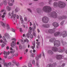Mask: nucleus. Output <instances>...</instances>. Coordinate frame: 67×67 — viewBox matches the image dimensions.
Masks as SVG:
<instances>
[{"label": "nucleus", "instance_id": "4", "mask_svg": "<svg viewBox=\"0 0 67 67\" xmlns=\"http://www.w3.org/2000/svg\"><path fill=\"white\" fill-rule=\"evenodd\" d=\"M49 17L53 18L54 19H56L57 18V13L55 12H53L51 13L50 14L48 15Z\"/></svg>", "mask_w": 67, "mask_h": 67}, {"label": "nucleus", "instance_id": "5", "mask_svg": "<svg viewBox=\"0 0 67 67\" xmlns=\"http://www.w3.org/2000/svg\"><path fill=\"white\" fill-rule=\"evenodd\" d=\"M49 20L48 18L47 17L44 16L42 18V21L44 23H48Z\"/></svg>", "mask_w": 67, "mask_h": 67}, {"label": "nucleus", "instance_id": "56", "mask_svg": "<svg viewBox=\"0 0 67 67\" xmlns=\"http://www.w3.org/2000/svg\"><path fill=\"white\" fill-rule=\"evenodd\" d=\"M4 11V9H2V10L1 11V13H2V12H3V11Z\"/></svg>", "mask_w": 67, "mask_h": 67}, {"label": "nucleus", "instance_id": "38", "mask_svg": "<svg viewBox=\"0 0 67 67\" xmlns=\"http://www.w3.org/2000/svg\"><path fill=\"white\" fill-rule=\"evenodd\" d=\"M20 20H21V21L22 22H23V19H22V16L20 15Z\"/></svg>", "mask_w": 67, "mask_h": 67}, {"label": "nucleus", "instance_id": "21", "mask_svg": "<svg viewBox=\"0 0 67 67\" xmlns=\"http://www.w3.org/2000/svg\"><path fill=\"white\" fill-rule=\"evenodd\" d=\"M48 53L50 54V55H53L54 53L53 52V51L51 50H49L48 52Z\"/></svg>", "mask_w": 67, "mask_h": 67}, {"label": "nucleus", "instance_id": "48", "mask_svg": "<svg viewBox=\"0 0 67 67\" xmlns=\"http://www.w3.org/2000/svg\"><path fill=\"white\" fill-rule=\"evenodd\" d=\"M30 37L31 38H33V35H31L30 36Z\"/></svg>", "mask_w": 67, "mask_h": 67}, {"label": "nucleus", "instance_id": "41", "mask_svg": "<svg viewBox=\"0 0 67 67\" xmlns=\"http://www.w3.org/2000/svg\"><path fill=\"white\" fill-rule=\"evenodd\" d=\"M24 41L25 42H26L27 43H28V42H29V40H27V39H26L25 40H24Z\"/></svg>", "mask_w": 67, "mask_h": 67}, {"label": "nucleus", "instance_id": "52", "mask_svg": "<svg viewBox=\"0 0 67 67\" xmlns=\"http://www.w3.org/2000/svg\"><path fill=\"white\" fill-rule=\"evenodd\" d=\"M36 64L37 66H38V67H39V65H38V62H36Z\"/></svg>", "mask_w": 67, "mask_h": 67}, {"label": "nucleus", "instance_id": "54", "mask_svg": "<svg viewBox=\"0 0 67 67\" xmlns=\"http://www.w3.org/2000/svg\"><path fill=\"white\" fill-rule=\"evenodd\" d=\"M36 43L37 45H38V46L40 45V42H37Z\"/></svg>", "mask_w": 67, "mask_h": 67}, {"label": "nucleus", "instance_id": "47", "mask_svg": "<svg viewBox=\"0 0 67 67\" xmlns=\"http://www.w3.org/2000/svg\"><path fill=\"white\" fill-rule=\"evenodd\" d=\"M28 10L29 11H30V12H31V13H32V10H31V9H28Z\"/></svg>", "mask_w": 67, "mask_h": 67}, {"label": "nucleus", "instance_id": "2", "mask_svg": "<svg viewBox=\"0 0 67 67\" xmlns=\"http://www.w3.org/2000/svg\"><path fill=\"white\" fill-rule=\"evenodd\" d=\"M55 38H53L50 39L49 41L50 42H53L55 41L54 43V46H55V47H59L60 46V41L59 40L55 41Z\"/></svg>", "mask_w": 67, "mask_h": 67}, {"label": "nucleus", "instance_id": "7", "mask_svg": "<svg viewBox=\"0 0 67 67\" xmlns=\"http://www.w3.org/2000/svg\"><path fill=\"white\" fill-rule=\"evenodd\" d=\"M56 66V63H54L53 64H49L47 66V67H55Z\"/></svg>", "mask_w": 67, "mask_h": 67}, {"label": "nucleus", "instance_id": "30", "mask_svg": "<svg viewBox=\"0 0 67 67\" xmlns=\"http://www.w3.org/2000/svg\"><path fill=\"white\" fill-rule=\"evenodd\" d=\"M7 30H10V26L8 24H7Z\"/></svg>", "mask_w": 67, "mask_h": 67}, {"label": "nucleus", "instance_id": "58", "mask_svg": "<svg viewBox=\"0 0 67 67\" xmlns=\"http://www.w3.org/2000/svg\"><path fill=\"white\" fill-rule=\"evenodd\" d=\"M12 14V13H11L10 12H9L8 13V14L9 15V16H11V14Z\"/></svg>", "mask_w": 67, "mask_h": 67}, {"label": "nucleus", "instance_id": "17", "mask_svg": "<svg viewBox=\"0 0 67 67\" xmlns=\"http://www.w3.org/2000/svg\"><path fill=\"white\" fill-rule=\"evenodd\" d=\"M65 51V49H62L60 48V49H59L58 52H60V53H63Z\"/></svg>", "mask_w": 67, "mask_h": 67}, {"label": "nucleus", "instance_id": "59", "mask_svg": "<svg viewBox=\"0 0 67 67\" xmlns=\"http://www.w3.org/2000/svg\"><path fill=\"white\" fill-rule=\"evenodd\" d=\"M9 49V46H8L7 47L6 49H7V50H8V49Z\"/></svg>", "mask_w": 67, "mask_h": 67}, {"label": "nucleus", "instance_id": "11", "mask_svg": "<svg viewBox=\"0 0 67 67\" xmlns=\"http://www.w3.org/2000/svg\"><path fill=\"white\" fill-rule=\"evenodd\" d=\"M37 12L39 14H40L41 13L42 10H41V8H39L37 9Z\"/></svg>", "mask_w": 67, "mask_h": 67}, {"label": "nucleus", "instance_id": "61", "mask_svg": "<svg viewBox=\"0 0 67 67\" xmlns=\"http://www.w3.org/2000/svg\"><path fill=\"white\" fill-rule=\"evenodd\" d=\"M2 18H4V17H5V16L4 15H2Z\"/></svg>", "mask_w": 67, "mask_h": 67}, {"label": "nucleus", "instance_id": "31", "mask_svg": "<svg viewBox=\"0 0 67 67\" xmlns=\"http://www.w3.org/2000/svg\"><path fill=\"white\" fill-rule=\"evenodd\" d=\"M3 39L5 42H7V40H6V39H5V36H3Z\"/></svg>", "mask_w": 67, "mask_h": 67}, {"label": "nucleus", "instance_id": "40", "mask_svg": "<svg viewBox=\"0 0 67 67\" xmlns=\"http://www.w3.org/2000/svg\"><path fill=\"white\" fill-rule=\"evenodd\" d=\"M33 34L34 36H35L36 37V33H35V32H34L33 33Z\"/></svg>", "mask_w": 67, "mask_h": 67}, {"label": "nucleus", "instance_id": "49", "mask_svg": "<svg viewBox=\"0 0 67 67\" xmlns=\"http://www.w3.org/2000/svg\"><path fill=\"white\" fill-rule=\"evenodd\" d=\"M32 64L34 65L35 64V61L34 60H33L32 61Z\"/></svg>", "mask_w": 67, "mask_h": 67}, {"label": "nucleus", "instance_id": "20", "mask_svg": "<svg viewBox=\"0 0 67 67\" xmlns=\"http://www.w3.org/2000/svg\"><path fill=\"white\" fill-rule=\"evenodd\" d=\"M4 66L5 67H9V63H5L4 64Z\"/></svg>", "mask_w": 67, "mask_h": 67}, {"label": "nucleus", "instance_id": "8", "mask_svg": "<svg viewBox=\"0 0 67 67\" xmlns=\"http://www.w3.org/2000/svg\"><path fill=\"white\" fill-rule=\"evenodd\" d=\"M62 35L63 37H65L67 36V32L66 31H64L62 34Z\"/></svg>", "mask_w": 67, "mask_h": 67}, {"label": "nucleus", "instance_id": "36", "mask_svg": "<svg viewBox=\"0 0 67 67\" xmlns=\"http://www.w3.org/2000/svg\"><path fill=\"white\" fill-rule=\"evenodd\" d=\"M64 22H65V21H64V20L62 21L61 23V25H63V24H64Z\"/></svg>", "mask_w": 67, "mask_h": 67}, {"label": "nucleus", "instance_id": "53", "mask_svg": "<svg viewBox=\"0 0 67 67\" xmlns=\"http://www.w3.org/2000/svg\"><path fill=\"white\" fill-rule=\"evenodd\" d=\"M26 36H27V37H30V34H27L26 35Z\"/></svg>", "mask_w": 67, "mask_h": 67}, {"label": "nucleus", "instance_id": "15", "mask_svg": "<svg viewBox=\"0 0 67 67\" xmlns=\"http://www.w3.org/2000/svg\"><path fill=\"white\" fill-rule=\"evenodd\" d=\"M5 36L6 37L7 39H9L10 38L9 35V34L7 33H6L5 34Z\"/></svg>", "mask_w": 67, "mask_h": 67}, {"label": "nucleus", "instance_id": "50", "mask_svg": "<svg viewBox=\"0 0 67 67\" xmlns=\"http://www.w3.org/2000/svg\"><path fill=\"white\" fill-rule=\"evenodd\" d=\"M60 34V32H57V36H58V35H59Z\"/></svg>", "mask_w": 67, "mask_h": 67}, {"label": "nucleus", "instance_id": "37", "mask_svg": "<svg viewBox=\"0 0 67 67\" xmlns=\"http://www.w3.org/2000/svg\"><path fill=\"white\" fill-rule=\"evenodd\" d=\"M13 64H16V60H13Z\"/></svg>", "mask_w": 67, "mask_h": 67}, {"label": "nucleus", "instance_id": "18", "mask_svg": "<svg viewBox=\"0 0 67 67\" xmlns=\"http://www.w3.org/2000/svg\"><path fill=\"white\" fill-rule=\"evenodd\" d=\"M3 54L4 55H9L10 54V52L9 51H8V52H5V51H4Z\"/></svg>", "mask_w": 67, "mask_h": 67}, {"label": "nucleus", "instance_id": "35", "mask_svg": "<svg viewBox=\"0 0 67 67\" xmlns=\"http://www.w3.org/2000/svg\"><path fill=\"white\" fill-rule=\"evenodd\" d=\"M19 48L20 49H22V46L21 45V44L19 45Z\"/></svg>", "mask_w": 67, "mask_h": 67}, {"label": "nucleus", "instance_id": "64", "mask_svg": "<svg viewBox=\"0 0 67 67\" xmlns=\"http://www.w3.org/2000/svg\"><path fill=\"white\" fill-rule=\"evenodd\" d=\"M8 65L9 66H10L11 65V62H9L8 63Z\"/></svg>", "mask_w": 67, "mask_h": 67}, {"label": "nucleus", "instance_id": "42", "mask_svg": "<svg viewBox=\"0 0 67 67\" xmlns=\"http://www.w3.org/2000/svg\"><path fill=\"white\" fill-rule=\"evenodd\" d=\"M16 17V14H14V16H13L14 20H15V18Z\"/></svg>", "mask_w": 67, "mask_h": 67}, {"label": "nucleus", "instance_id": "16", "mask_svg": "<svg viewBox=\"0 0 67 67\" xmlns=\"http://www.w3.org/2000/svg\"><path fill=\"white\" fill-rule=\"evenodd\" d=\"M42 57V54H40L39 55H38L37 57H36L35 58L36 60H38L39 58H41Z\"/></svg>", "mask_w": 67, "mask_h": 67}, {"label": "nucleus", "instance_id": "62", "mask_svg": "<svg viewBox=\"0 0 67 67\" xmlns=\"http://www.w3.org/2000/svg\"><path fill=\"white\" fill-rule=\"evenodd\" d=\"M4 57L5 58H7V57H8V56H7V55H4Z\"/></svg>", "mask_w": 67, "mask_h": 67}, {"label": "nucleus", "instance_id": "43", "mask_svg": "<svg viewBox=\"0 0 67 67\" xmlns=\"http://www.w3.org/2000/svg\"><path fill=\"white\" fill-rule=\"evenodd\" d=\"M20 32H21V33L23 32V31L22 30V28H20Z\"/></svg>", "mask_w": 67, "mask_h": 67}, {"label": "nucleus", "instance_id": "22", "mask_svg": "<svg viewBox=\"0 0 67 67\" xmlns=\"http://www.w3.org/2000/svg\"><path fill=\"white\" fill-rule=\"evenodd\" d=\"M34 28H32V31L33 32H34L35 31V29H36V25H35V24H34Z\"/></svg>", "mask_w": 67, "mask_h": 67}, {"label": "nucleus", "instance_id": "24", "mask_svg": "<svg viewBox=\"0 0 67 67\" xmlns=\"http://www.w3.org/2000/svg\"><path fill=\"white\" fill-rule=\"evenodd\" d=\"M6 9L8 11H10L11 10V8L9 6H7V7Z\"/></svg>", "mask_w": 67, "mask_h": 67}, {"label": "nucleus", "instance_id": "25", "mask_svg": "<svg viewBox=\"0 0 67 67\" xmlns=\"http://www.w3.org/2000/svg\"><path fill=\"white\" fill-rule=\"evenodd\" d=\"M33 46L32 47V49H34V47H35V42H33Z\"/></svg>", "mask_w": 67, "mask_h": 67}, {"label": "nucleus", "instance_id": "44", "mask_svg": "<svg viewBox=\"0 0 67 67\" xmlns=\"http://www.w3.org/2000/svg\"><path fill=\"white\" fill-rule=\"evenodd\" d=\"M13 12H14V11H12V16L11 17V18H13Z\"/></svg>", "mask_w": 67, "mask_h": 67}, {"label": "nucleus", "instance_id": "55", "mask_svg": "<svg viewBox=\"0 0 67 67\" xmlns=\"http://www.w3.org/2000/svg\"><path fill=\"white\" fill-rule=\"evenodd\" d=\"M31 56L32 57H34V54H31Z\"/></svg>", "mask_w": 67, "mask_h": 67}, {"label": "nucleus", "instance_id": "1", "mask_svg": "<svg viewBox=\"0 0 67 67\" xmlns=\"http://www.w3.org/2000/svg\"><path fill=\"white\" fill-rule=\"evenodd\" d=\"M66 4L64 3H63L61 1H59L58 2H55L53 4V6L54 8H56L58 6V7L60 8H63L66 6Z\"/></svg>", "mask_w": 67, "mask_h": 67}, {"label": "nucleus", "instance_id": "6", "mask_svg": "<svg viewBox=\"0 0 67 67\" xmlns=\"http://www.w3.org/2000/svg\"><path fill=\"white\" fill-rule=\"evenodd\" d=\"M58 18L59 20H63V19H66V18H67V17L66 16L63 15L62 16H59Z\"/></svg>", "mask_w": 67, "mask_h": 67}, {"label": "nucleus", "instance_id": "33", "mask_svg": "<svg viewBox=\"0 0 67 67\" xmlns=\"http://www.w3.org/2000/svg\"><path fill=\"white\" fill-rule=\"evenodd\" d=\"M1 64H4V60L2 59L1 62Z\"/></svg>", "mask_w": 67, "mask_h": 67}, {"label": "nucleus", "instance_id": "34", "mask_svg": "<svg viewBox=\"0 0 67 67\" xmlns=\"http://www.w3.org/2000/svg\"><path fill=\"white\" fill-rule=\"evenodd\" d=\"M28 66L29 67H32V64L30 63H28Z\"/></svg>", "mask_w": 67, "mask_h": 67}, {"label": "nucleus", "instance_id": "14", "mask_svg": "<svg viewBox=\"0 0 67 67\" xmlns=\"http://www.w3.org/2000/svg\"><path fill=\"white\" fill-rule=\"evenodd\" d=\"M52 49L53 51L54 52H56L58 51V49L56 47H53L52 48Z\"/></svg>", "mask_w": 67, "mask_h": 67}, {"label": "nucleus", "instance_id": "51", "mask_svg": "<svg viewBox=\"0 0 67 67\" xmlns=\"http://www.w3.org/2000/svg\"><path fill=\"white\" fill-rule=\"evenodd\" d=\"M5 46V45L3 44H2L1 45L2 47H4Z\"/></svg>", "mask_w": 67, "mask_h": 67}, {"label": "nucleus", "instance_id": "32", "mask_svg": "<svg viewBox=\"0 0 67 67\" xmlns=\"http://www.w3.org/2000/svg\"><path fill=\"white\" fill-rule=\"evenodd\" d=\"M19 8H18V7H16L15 9V12H16H16H18V9Z\"/></svg>", "mask_w": 67, "mask_h": 67}, {"label": "nucleus", "instance_id": "9", "mask_svg": "<svg viewBox=\"0 0 67 67\" xmlns=\"http://www.w3.org/2000/svg\"><path fill=\"white\" fill-rule=\"evenodd\" d=\"M52 25L54 27H57L59 26V24H58L56 22H54L53 23Z\"/></svg>", "mask_w": 67, "mask_h": 67}, {"label": "nucleus", "instance_id": "63", "mask_svg": "<svg viewBox=\"0 0 67 67\" xmlns=\"http://www.w3.org/2000/svg\"><path fill=\"white\" fill-rule=\"evenodd\" d=\"M16 65L17 66H19V63H18L17 64H16Z\"/></svg>", "mask_w": 67, "mask_h": 67}, {"label": "nucleus", "instance_id": "12", "mask_svg": "<svg viewBox=\"0 0 67 67\" xmlns=\"http://www.w3.org/2000/svg\"><path fill=\"white\" fill-rule=\"evenodd\" d=\"M42 26L44 27H45V28H48V27H49V24H47L45 25L43 24V25Z\"/></svg>", "mask_w": 67, "mask_h": 67}, {"label": "nucleus", "instance_id": "46", "mask_svg": "<svg viewBox=\"0 0 67 67\" xmlns=\"http://www.w3.org/2000/svg\"><path fill=\"white\" fill-rule=\"evenodd\" d=\"M39 4L40 5H42L44 4V3L41 2L39 3Z\"/></svg>", "mask_w": 67, "mask_h": 67}, {"label": "nucleus", "instance_id": "26", "mask_svg": "<svg viewBox=\"0 0 67 67\" xmlns=\"http://www.w3.org/2000/svg\"><path fill=\"white\" fill-rule=\"evenodd\" d=\"M65 66V63H63L62 65H60L58 66V67H64Z\"/></svg>", "mask_w": 67, "mask_h": 67}, {"label": "nucleus", "instance_id": "45", "mask_svg": "<svg viewBox=\"0 0 67 67\" xmlns=\"http://www.w3.org/2000/svg\"><path fill=\"white\" fill-rule=\"evenodd\" d=\"M39 4L40 5H42L44 4V3L41 2L39 3Z\"/></svg>", "mask_w": 67, "mask_h": 67}, {"label": "nucleus", "instance_id": "60", "mask_svg": "<svg viewBox=\"0 0 67 67\" xmlns=\"http://www.w3.org/2000/svg\"><path fill=\"white\" fill-rule=\"evenodd\" d=\"M12 40H13L14 41H16V39H15V38H12Z\"/></svg>", "mask_w": 67, "mask_h": 67}, {"label": "nucleus", "instance_id": "10", "mask_svg": "<svg viewBox=\"0 0 67 67\" xmlns=\"http://www.w3.org/2000/svg\"><path fill=\"white\" fill-rule=\"evenodd\" d=\"M62 55H57L56 56V58L57 59H60L62 58Z\"/></svg>", "mask_w": 67, "mask_h": 67}, {"label": "nucleus", "instance_id": "28", "mask_svg": "<svg viewBox=\"0 0 67 67\" xmlns=\"http://www.w3.org/2000/svg\"><path fill=\"white\" fill-rule=\"evenodd\" d=\"M3 3L4 5H6L7 4L6 0H3Z\"/></svg>", "mask_w": 67, "mask_h": 67}, {"label": "nucleus", "instance_id": "3", "mask_svg": "<svg viewBox=\"0 0 67 67\" xmlns=\"http://www.w3.org/2000/svg\"><path fill=\"white\" fill-rule=\"evenodd\" d=\"M42 10L45 12L48 13L52 11V8L50 7L46 6L43 8Z\"/></svg>", "mask_w": 67, "mask_h": 67}, {"label": "nucleus", "instance_id": "19", "mask_svg": "<svg viewBox=\"0 0 67 67\" xmlns=\"http://www.w3.org/2000/svg\"><path fill=\"white\" fill-rule=\"evenodd\" d=\"M0 23H1V25H2V26H3V27H5V25L4 24V23H3V22H2V21H1Z\"/></svg>", "mask_w": 67, "mask_h": 67}, {"label": "nucleus", "instance_id": "57", "mask_svg": "<svg viewBox=\"0 0 67 67\" xmlns=\"http://www.w3.org/2000/svg\"><path fill=\"white\" fill-rule=\"evenodd\" d=\"M54 36H57V32L54 33Z\"/></svg>", "mask_w": 67, "mask_h": 67}, {"label": "nucleus", "instance_id": "29", "mask_svg": "<svg viewBox=\"0 0 67 67\" xmlns=\"http://www.w3.org/2000/svg\"><path fill=\"white\" fill-rule=\"evenodd\" d=\"M52 2H53L52 0H49L48 3L49 4H52Z\"/></svg>", "mask_w": 67, "mask_h": 67}, {"label": "nucleus", "instance_id": "23", "mask_svg": "<svg viewBox=\"0 0 67 67\" xmlns=\"http://www.w3.org/2000/svg\"><path fill=\"white\" fill-rule=\"evenodd\" d=\"M15 43L14 44V41H13L12 42V43L11 45V46L12 47H14V45H15Z\"/></svg>", "mask_w": 67, "mask_h": 67}, {"label": "nucleus", "instance_id": "27", "mask_svg": "<svg viewBox=\"0 0 67 67\" xmlns=\"http://www.w3.org/2000/svg\"><path fill=\"white\" fill-rule=\"evenodd\" d=\"M8 4L9 6H12L13 5V3L11 2H8Z\"/></svg>", "mask_w": 67, "mask_h": 67}, {"label": "nucleus", "instance_id": "39", "mask_svg": "<svg viewBox=\"0 0 67 67\" xmlns=\"http://www.w3.org/2000/svg\"><path fill=\"white\" fill-rule=\"evenodd\" d=\"M11 31L13 32H15V30H14L13 28H12L11 29Z\"/></svg>", "mask_w": 67, "mask_h": 67}, {"label": "nucleus", "instance_id": "13", "mask_svg": "<svg viewBox=\"0 0 67 67\" xmlns=\"http://www.w3.org/2000/svg\"><path fill=\"white\" fill-rule=\"evenodd\" d=\"M55 32V30L53 29H49L48 30L49 33H51V34L54 33Z\"/></svg>", "mask_w": 67, "mask_h": 67}]
</instances>
